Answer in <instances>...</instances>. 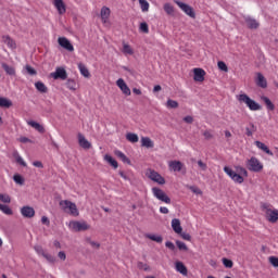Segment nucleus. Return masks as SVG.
Segmentation results:
<instances>
[{"label":"nucleus","instance_id":"nucleus-28","mask_svg":"<svg viewBox=\"0 0 278 278\" xmlns=\"http://www.w3.org/2000/svg\"><path fill=\"white\" fill-rule=\"evenodd\" d=\"M176 270L180 273V275H188V268L181 262H176Z\"/></svg>","mask_w":278,"mask_h":278},{"label":"nucleus","instance_id":"nucleus-64","mask_svg":"<svg viewBox=\"0 0 278 278\" xmlns=\"http://www.w3.org/2000/svg\"><path fill=\"white\" fill-rule=\"evenodd\" d=\"M190 190L194 193V194H202L201 189L197 188V187H190Z\"/></svg>","mask_w":278,"mask_h":278},{"label":"nucleus","instance_id":"nucleus-21","mask_svg":"<svg viewBox=\"0 0 278 278\" xmlns=\"http://www.w3.org/2000/svg\"><path fill=\"white\" fill-rule=\"evenodd\" d=\"M27 125L33 127V129H36V131H39V134H45V126L40 125L38 122L29 121L27 122Z\"/></svg>","mask_w":278,"mask_h":278},{"label":"nucleus","instance_id":"nucleus-6","mask_svg":"<svg viewBox=\"0 0 278 278\" xmlns=\"http://www.w3.org/2000/svg\"><path fill=\"white\" fill-rule=\"evenodd\" d=\"M248 168L249 170H252L253 173H260V170H263L264 165L257 160L256 157H251L248 161Z\"/></svg>","mask_w":278,"mask_h":278},{"label":"nucleus","instance_id":"nucleus-51","mask_svg":"<svg viewBox=\"0 0 278 278\" xmlns=\"http://www.w3.org/2000/svg\"><path fill=\"white\" fill-rule=\"evenodd\" d=\"M184 123H187V125H192L194 123V117L191 115H187L182 118Z\"/></svg>","mask_w":278,"mask_h":278},{"label":"nucleus","instance_id":"nucleus-36","mask_svg":"<svg viewBox=\"0 0 278 278\" xmlns=\"http://www.w3.org/2000/svg\"><path fill=\"white\" fill-rule=\"evenodd\" d=\"M166 108H168L169 110H177V108H179V102L168 99L166 102Z\"/></svg>","mask_w":278,"mask_h":278},{"label":"nucleus","instance_id":"nucleus-1","mask_svg":"<svg viewBox=\"0 0 278 278\" xmlns=\"http://www.w3.org/2000/svg\"><path fill=\"white\" fill-rule=\"evenodd\" d=\"M239 103H245V105L251 110L252 112H257L258 110H262V105L260 103L255 102V100L251 99L247 93H241L237 97Z\"/></svg>","mask_w":278,"mask_h":278},{"label":"nucleus","instance_id":"nucleus-32","mask_svg":"<svg viewBox=\"0 0 278 278\" xmlns=\"http://www.w3.org/2000/svg\"><path fill=\"white\" fill-rule=\"evenodd\" d=\"M13 157L15 159V162L20 164V166H27V163H25L21 154H18V151L13 152Z\"/></svg>","mask_w":278,"mask_h":278},{"label":"nucleus","instance_id":"nucleus-3","mask_svg":"<svg viewBox=\"0 0 278 278\" xmlns=\"http://www.w3.org/2000/svg\"><path fill=\"white\" fill-rule=\"evenodd\" d=\"M262 210H265V218L269 223H277V220H278V210H271L270 204H268V203H263L262 204Z\"/></svg>","mask_w":278,"mask_h":278},{"label":"nucleus","instance_id":"nucleus-39","mask_svg":"<svg viewBox=\"0 0 278 278\" xmlns=\"http://www.w3.org/2000/svg\"><path fill=\"white\" fill-rule=\"evenodd\" d=\"M0 211L3 212V214H7V216H12L13 214L12 208L5 204H0Z\"/></svg>","mask_w":278,"mask_h":278},{"label":"nucleus","instance_id":"nucleus-49","mask_svg":"<svg viewBox=\"0 0 278 278\" xmlns=\"http://www.w3.org/2000/svg\"><path fill=\"white\" fill-rule=\"evenodd\" d=\"M43 257L45 260H47V262H49L50 264H55V256L49 254V253H46L43 254Z\"/></svg>","mask_w":278,"mask_h":278},{"label":"nucleus","instance_id":"nucleus-43","mask_svg":"<svg viewBox=\"0 0 278 278\" xmlns=\"http://www.w3.org/2000/svg\"><path fill=\"white\" fill-rule=\"evenodd\" d=\"M139 5L142 12H149V3L147 0H139Z\"/></svg>","mask_w":278,"mask_h":278},{"label":"nucleus","instance_id":"nucleus-37","mask_svg":"<svg viewBox=\"0 0 278 278\" xmlns=\"http://www.w3.org/2000/svg\"><path fill=\"white\" fill-rule=\"evenodd\" d=\"M13 180L15 181V184H17V186H24L25 185V178L23 176H21V174H15L13 176Z\"/></svg>","mask_w":278,"mask_h":278},{"label":"nucleus","instance_id":"nucleus-10","mask_svg":"<svg viewBox=\"0 0 278 278\" xmlns=\"http://www.w3.org/2000/svg\"><path fill=\"white\" fill-rule=\"evenodd\" d=\"M50 77L64 81L68 79V74L66 73V70L64 67H56L55 72L50 74Z\"/></svg>","mask_w":278,"mask_h":278},{"label":"nucleus","instance_id":"nucleus-15","mask_svg":"<svg viewBox=\"0 0 278 278\" xmlns=\"http://www.w3.org/2000/svg\"><path fill=\"white\" fill-rule=\"evenodd\" d=\"M78 144L81 149H92V143L83 134H78Z\"/></svg>","mask_w":278,"mask_h":278},{"label":"nucleus","instance_id":"nucleus-7","mask_svg":"<svg viewBox=\"0 0 278 278\" xmlns=\"http://www.w3.org/2000/svg\"><path fill=\"white\" fill-rule=\"evenodd\" d=\"M147 175L149 179H151L152 181H155V184H159L160 186H164V184H166V179H164V177H162L160 173L153 169H149Z\"/></svg>","mask_w":278,"mask_h":278},{"label":"nucleus","instance_id":"nucleus-12","mask_svg":"<svg viewBox=\"0 0 278 278\" xmlns=\"http://www.w3.org/2000/svg\"><path fill=\"white\" fill-rule=\"evenodd\" d=\"M118 88L122 90L123 94H126V97L131 96V89H129V86H127V83L123 78L117 79L116 81Z\"/></svg>","mask_w":278,"mask_h":278},{"label":"nucleus","instance_id":"nucleus-53","mask_svg":"<svg viewBox=\"0 0 278 278\" xmlns=\"http://www.w3.org/2000/svg\"><path fill=\"white\" fill-rule=\"evenodd\" d=\"M269 263H270L271 266H274L275 268H278V257H277V256H270V257H269Z\"/></svg>","mask_w":278,"mask_h":278},{"label":"nucleus","instance_id":"nucleus-4","mask_svg":"<svg viewBox=\"0 0 278 278\" xmlns=\"http://www.w3.org/2000/svg\"><path fill=\"white\" fill-rule=\"evenodd\" d=\"M152 194L155 197V199H157L159 201H162V203H166L167 205H170V198L168 197V194H166V192H164V190L154 187L152 188Z\"/></svg>","mask_w":278,"mask_h":278},{"label":"nucleus","instance_id":"nucleus-57","mask_svg":"<svg viewBox=\"0 0 278 278\" xmlns=\"http://www.w3.org/2000/svg\"><path fill=\"white\" fill-rule=\"evenodd\" d=\"M203 136H204L205 140H212V138H214V135H212V132L210 130L204 131Z\"/></svg>","mask_w":278,"mask_h":278},{"label":"nucleus","instance_id":"nucleus-13","mask_svg":"<svg viewBox=\"0 0 278 278\" xmlns=\"http://www.w3.org/2000/svg\"><path fill=\"white\" fill-rule=\"evenodd\" d=\"M193 79L194 81H205V70L201 67L193 68Z\"/></svg>","mask_w":278,"mask_h":278},{"label":"nucleus","instance_id":"nucleus-17","mask_svg":"<svg viewBox=\"0 0 278 278\" xmlns=\"http://www.w3.org/2000/svg\"><path fill=\"white\" fill-rule=\"evenodd\" d=\"M244 21L249 29H257V27H260V23L257 22V20L252 18L251 16L244 17Z\"/></svg>","mask_w":278,"mask_h":278},{"label":"nucleus","instance_id":"nucleus-9","mask_svg":"<svg viewBox=\"0 0 278 278\" xmlns=\"http://www.w3.org/2000/svg\"><path fill=\"white\" fill-rule=\"evenodd\" d=\"M70 227L73 231H88L90 225L86 222H71Z\"/></svg>","mask_w":278,"mask_h":278},{"label":"nucleus","instance_id":"nucleus-63","mask_svg":"<svg viewBox=\"0 0 278 278\" xmlns=\"http://www.w3.org/2000/svg\"><path fill=\"white\" fill-rule=\"evenodd\" d=\"M138 268H141L143 270H149V266L142 262L138 263Z\"/></svg>","mask_w":278,"mask_h":278},{"label":"nucleus","instance_id":"nucleus-18","mask_svg":"<svg viewBox=\"0 0 278 278\" xmlns=\"http://www.w3.org/2000/svg\"><path fill=\"white\" fill-rule=\"evenodd\" d=\"M172 229L175 231V233H181L184 231V228L181 227V220L178 218L172 219Z\"/></svg>","mask_w":278,"mask_h":278},{"label":"nucleus","instance_id":"nucleus-42","mask_svg":"<svg viewBox=\"0 0 278 278\" xmlns=\"http://www.w3.org/2000/svg\"><path fill=\"white\" fill-rule=\"evenodd\" d=\"M164 11L166 12V14L170 15V14L175 13V8L170 3H165L164 4Z\"/></svg>","mask_w":278,"mask_h":278},{"label":"nucleus","instance_id":"nucleus-54","mask_svg":"<svg viewBox=\"0 0 278 278\" xmlns=\"http://www.w3.org/2000/svg\"><path fill=\"white\" fill-rule=\"evenodd\" d=\"M0 201H2V203H10L12 200L10 199V195L0 193Z\"/></svg>","mask_w":278,"mask_h":278},{"label":"nucleus","instance_id":"nucleus-38","mask_svg":"<svg viewBox=\"0 0 278 278\" xmlns=\"http://www.w3.org/2000/svg\"><path fill=\"white\" fill-rule=\"evenodd\" d=\"M126 140H128V142L136 143V142H138L139 138H138V136H137L136 134H134V132H128V134L126 135Z\"/></svg>","mask_w":278,"mask_h":278},{"label":"nucleus","instance_id":"nucleus-40","mask_svg":"<svg viewBox=\"0 0 278 278\" xmlns=\"http://www.w3.org/2000/svg\"><path fill=\"white\" fill-rule=\"evenodd\" d=\"M123 53H125L126 55H134V49H131V46L124 43Z\"/></svg>","mask_w":278,"mask_h":278},{"label":"nucleus","instance_id":"nucleus-8","mask_svg":"<svg viewBox=\"0 0 278 278\" xmlns=\"http://www.w3.org/2000/svg\"><path fill=\"white\" fill-rule=\"evenodd\" d=\"M168 166L174 173H181L182 175H186V165H184L181 161H170Z\"/></svg>","mask_w":278,"mask_h":278},{"label":"nucleus","instance_id":"nucleus-30","mask_svg":"<svg viewBox=\"0 0 278 278\" xmlns=\"http://www.w3.org/2000/svg\"><path fill=\"white\" fill-rule=\"evenodd\" d=\"M78 68L83 77H86V78L90 77V71H88V67H86L84 63H78Z\"/></svg>","mask_w":278,"mask_h":278},{"label":"nucleus","instance_id":"nucleus-46","mask_svg":"<svg viewBox=\"0 0 278 278\" xmlns=\"http://www.w3.org/2000/svg\"><path fill=\"white\" fill-rule=\"evenodd\" d=\"M139 29L142 31V34H149V24H147V22H142Z\"/></svg>","mask_w":278,"mask_h":278},{"label":"nucleus","instance_id":"nucleus-58","mask_svg":"<svg viewBox=\"0 0 278 278\" xmlns=\"http://www.w3.org/2000/svg\"><path fill=\"white\" fill-rule=\"evenodd\" d=\"M198 166L201 168V170H207V164H205L203 161H198Z\"/></svg>","mask_w":278,"mask_h":278},{"label":"nucleus","instance_id":"nucleus-61","mask_svg":"<svg viewBox=\"0 0 278 278\" xmlns=\"http://www.w3.org/2000/svg\"><path fill=\"white\" fill-rule=\"evenodd\" d=\"M58 257L62 260L63 262L66 261V253L64 251H60L58 254Z\"/></svg>","mask_w":278,"mask_h":278},{"label":"nucleus","instance_id":"nucleus-44","mask_svg":"<svg viewBox=\"0 0 278 278\" xmlns=\"http://www.w3.org/2000/svg\"><path fill=\"white\" fill-rule=\"evenodd\" d=\"M222 262H223L225 268H233V261L224 257V258L222 260Z\"/></svg>","mask_w":278,"mask_h":278},{"label":"nucleus","instance_id":"nucleus-2","mask_svg":"<svg viewBox=\"0 0 278 278\" xmlns=\"http://www.w3.org/2000/svg\"><path fill=\"white\" fill-rule=\"evenodd\" d=\"M60 206L62 207L63 212L71 214V216H79V210H77V204L68 200H62L60 202Z\"/></svg>","mask_w":278,"mask_h":278},{"label":"nucleus","instance_id":"nucleus-22","mask_svg":"<svg viewBox=\"0 0 278 278\" xmlns=\"http://www.w3.org/2000/svg\"><path fill=\"white\" fill-rule=\"evenodd\" d=\"M110 14H111L110 8L103 7L101 9L100 16L102 18V23H108V18H110Z\"/></svg>","mask_w":278,"mask_h":278},{"label":"nucleus","instance_id":"nucleus-5","mask_svg":"<svg viewBox=\"0 0 278 278\" xmlns=\"http://www.w3.org/2000/svg\"><path fill=\"white\" fill-rule=\"evenodd\" d=\"M174 3H176V5H178V8H180V10L185 12V14H187V16H190V18H197V13H194V9L190 7V4H187L179 0H174Z\"/></svg>","mask_w":278,"mask_h":278},{"label":"nucleus","instance_id":"nucleus-55","mask_svg":"<svg viewBox=\"0 0 278 278\" xmlns=\"http://www.w3.org/2000/svg\"><path fill=\"white\" fill-rule=\"evenodd\" d=\"M34 249H35L36 253H38V255L43 256L46 254L45 250L42 249V245H35Z\"/></svg>","mask_w":278,"mask_h":278},{"label":"nucleus","instance_id":"nucleus-33","mask_svg":"<svg viewBox=\"0 0 278 278\" xmlns=\"http://www.w3.org/2000/svg\"><path fill=\"white\" fill-rule=\"evenodd\" d=\"M261 99H262V101H264V103H265L267 110H270L271 112H273V110H275V104L273 103V101H270V100L268 99V97L263 96Z\"/></svg>","mask_w":278,"mask_h":278},{"label":"nucleus","instance_id":"nucleus-14","mask_svg":"<svg viewBox=\"0 0 278 278\" xmlns=\"http://www.w3.org/2000/svg\"><path fill=\"white\" fill-rule=\"evenodd\" d=\"M21 214L24 218H34V216H36V211L31 206H23L21 208Z\"/></svg>","mask_w":278,"mask_h":278},{"label":"nucleus","instance_id":"nucleus-47","mask_svg":"<svg viewBox=\"0 0 278 278\" xmlns=\"http://www.w3.org/2000/svg\"><path fill=\"white\" fill-rule=\"evenodd\" d=\"M224 172L226 173V175H228V177H230V179H232L233 175L237 174L236 172H233V169H231V167L228 166L224 167Z\"/></svg>","mask_w":278,"mask_h":278},{"label":"nucleus","instance_id":"nucleus-11","mask_svg":"<svg viewBox=\"0 0 278 278\" xmlns=\"http://www.w3.org/2000/svg\"><path fill=\"white\" fill-rule=\"evenodd\" d=\"M58 42H59L60 47H62L66 51H70L71 53H73V51H75L73 43H71V40H68L66 37H59Z\"/></svg>","mask_w":278,"mask_h":278},{"label":"nucleus","instance_id":"nucleus-56","mask_svg":"<svg viewBox=\"0 0 278 278\" xmlns=\"http://www.w3.org/2000/svg\"><path fill=\"white\" fill-rule=\"evenodd\" d=\"M26 72L28 73V75H37L36 70L30 65H26Z\"/></svg>","mask_w":278,"mask_h":278},{"label":"nucleus","instance_id":"nucleus-26","mask_svg":"<svg viewBox=\"0 0 278 278\" xmlns=\"http://www.w3.org/2000/svg\"><path fill=\"white\" fill-rule=\"evenodd\" d=\"M255 146L257 149H261V151H264V153H267V155H273V151L268 149V146H265L262 141H255Z\"/></svg>","mask_w":278,"mask_h":278},{"label":"nucleus","instance_id":"nucleus-60","mask_svg":"<svg viewBox=\"0 0 278 278\" xmlns=\"http://www.w3.org/2000/svg\"><path fill=\"white\" fill-rule=\"evenodd\" d=\"M41 223H42V225H47V227H49V225H51V222L49 220V217H47V216L41 217Z\"/></svg>","mask_w":278,"mask_h":278},{"label":"nucleus","instance_id":"nucleus-59","mask_svg":"<svg viewBox=\"0 0 278 278\" xmlns=\"http://www.w3.org/2000/svg\"><path fill=\"white\" fill-rule=\"evenodd\" d=\"M165 247L169 249V251H175V243L172 241H166Z\"/></svg>","mask_w":278,"mask_h":278},{"label":"nucleus","instance_id":"nucleus-62","mask_svg":"<svg viewBox=\"0 0 278 278\" xmlns=\"http://www.w3.org/2000/svg\"><path fill=\"white\" fill-rule=\"evenodd\" d=\"M33 166H35L36 168H45V165H42V162L40 161H35L33 163Z\"/></svg>","mask_w":278,"mask_h":278},{"label":"nucleus","instance_id":"nucleus-45","mask_svg":"<svg viewBox=\"0 0 278 278\" xmlns=\"http://www.w3.org/2000/svg\"><path fill=\"white\" fill-rule=\"evenodd\" d=\"M232 181H235L236 184H244V178L242 177V175L237 173L233 175Z\"/></svg>","mask_w":278,"mask_h":278},{"label":"nucleus","instance_id":"nucleus-19","mask_svg":"<svg viewBox=\"0 0 278 278\" xmlns=\"http://www.w3.org/2000/svg\"><path fill=\"white\" fill-rule=\"evenodd\" d=\"M256 86L260 88H268V81H266V77H264L262 73H257Z\"/></svg>","mask_w":278,"mask_h":278},{"label":"nucleus","instance_id":"nucleus-16","mask_svg":"<svg viewBox=\"0 0 278 278\" xmlns=\"http://www.w3.org/2000/svg\"><path fill=\"white\" fill-rule=\"evenodd\" d=\"M53 5L56 8L59 14H66V4H64V0H53Z\"/></svg>","mask_w":278,"mask_h":278},{"label":"nucleus","instance_id":"nucleus-41","mask_svg":"<svg viewBox=\"0 0 278 278\" xmlns=\"http://www.w3.org/2000/svg\"><path fill=\"white\" fill-rule=\"evenodd\" d=\"M66 87L68 90H77V83L74 79H67Z\"/></svg>","mask_w":278,"mask_h":278},{"label":"nucleus","instance_id":"nucleus-48","mask_svg":"<svg viewBox=\"0 0 278 278\" xmlns=\"http://www.w3.org/2000/svg\"><path fill=\"white\" fill-rule=\"evenodd\" d=\"M217 66L219 71H224V73H227V71H229V68L227 67V64L223 61H218Z\"/></svg>","mask_w":278,"mask_h":278},{"label":"nucleus","instance_id":"nucleus-50","mask_svg":"<svg viewBox=\"0 0 278 278\" xmlns=\"http://www.w3.org/2000/svg\"><path fill=\"white\" fill-rule=\"evenodd\" d=\"M176 247L179 249V251H188V245L181 241H176Z\"/></svg>","mask_w":278,"mask_h":278},{"label":"nucleus","instance_id":"nucleus-31","mask_svg":"<svg viewBox=\"0 0 278 278\" xmlns=\"http://www.w3.org/2000/svg\"><path fill=\"white\" fill-rule=\"evenodd\" d=\"M35 88L38 90V92H41V93L49 92V88H47L45 83L42 81L35 83Z\"/></svg>","mask_w":278,"mask_h":278},{"label":"nucleus","instance_id":"nucleus-23","mask_svg":"<svg viewBox=\"0 0 278 278\" xmlns=\"http://www.w3.org/2000/svg\"><path fill=\"white\" fill-rule=\"evenodd\" d=\"M2 40L9 49H16V41H14V39H12L10 36H3Z\"/></svg>","mask_w":278,"mask_h":278},{"label":"nucleus","instance_id":"nucleus-27","mask_svg":"<svg viewBox=\"0 0 278 278\" xmlns=\"http://www.w3.org/2000/svg\"><path fill=\"white\" fill-rule=\"evenodd\" d=\"M1 67L7 73V75H11V76L16 75V70H14L13 66L8 65V63H2Z\"/></svg>","mask_w":278,"mask_h":278},{"label":"nucleus","instance_id":"nucleus-29","mask_svg":"<svg viewBox=\"0 0 278 278\" xmlns=\"http://www.w3.org/2000/svg\"><path fill=\"white\" fill-rule=\"evenodd\" d=\"M104 161L108 162L113 168H118V162L112 157L110 154L104 155Z\"/></svg>","mask_w":278,"mask_h":278},{"label":"nucleus","instance_id":"nucleus-35","mask_svg":"<svg viewBox=\"0 0 278 278\" xmlns=\"http://www.w3.org/2000/svg\"><path fill=\"white\" fill-rule=\"evenodd\" d=\"M146 238H148L149 240H152L153 242H157L159 244H162L164 240L162 236H157V235H146Z\"/></svg>","mask_w":278,"mask_h":278},{"label":"nucleus","instance_id":"nucleus-52","mask_svg":"<svg viewBox=\"0 0 278 278\" xmlns=\"http://www.w3.org/2000/svg\"><path fill=\"white\" fill-rule=\"evenodd\" d=\"M182 240H187L188 242H190V240H192V237L190 236V233L188 232H184V230L181 231V233H178Z\"/></svg>","mask_w":278,"mask_h":278},{"label":"nucleus","instance_id":"nucleus-24","mask_svg":"<svg viewBox=\"0 0 278 278\" xmlns=\"http://www.w3.org/2000/svg\"><path fill=\"white\" fill-rule=\"evenodd\" d=\"M141 147H146V149H153L155 144L153 143V140L149 137H142L141 138Z\"/></svg>","mask_w":278,"mask_h":278},{"label":"nucleus","instance_id":"nucleus-34","mask_svg":"<svg viewBox=\"0 0 278 278\" xmlns=\"http://www.w3.org/2000/svg\"><path fill=\"white\" fill-rule=\"evenodd\" d=\"M0 108H12V102L8 98L0 97Z\"/></svg>","mask_w":278,"mask_h":278},{"label":"nucleus","instance_id":"nucleus-25","mask_svg":"<svg viewBox=\"0 0 278 278\" xmlns=\"http://www.w3.org/2000/svg\"><path fill=\"white\" fill-rule=\"evenodd\" d=\"M114 153L116 157L124 162V164H131V160H129V157H127V155H125V153H123L121 150H116Z\"/></svg>","mask_w":278,"mask_h":278},{"label":"nucleus","instance_id":"nucleus-20","mask_svg":"<svg viewBox=\"0 0 278 278\" xmlns=\"http://www.w3.org/2000/svg\"><path fill=\"white\" fill-rule=\"evenodd\" d=\"M256 131H257V126H255V124L250 122L249 125L245 127V136H248V138H251L253 137V134H255Z\"/></svg>","mask_w":278,"mask_h":278}]
</instances>
